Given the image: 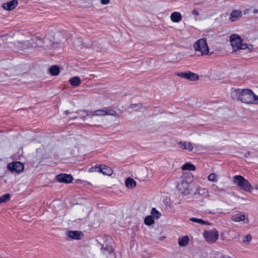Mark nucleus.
Returning a JSON list of instances; mask_svg holds the SVG:
<instances>
[{
  "mask_svg": "<svg viewBox=\"0 0 258 258\" xmlns=\"http://www.w3.org/2000/svg\"><path fill=\"white\" fill-rule=\"evenodd\" d=\"M191 13L193 15L195 16H198L199 15V12L196 10H192Z\"/></svg>",
  "mask_w": 258,
  "mask_h": 258,
  "instance_id": "nucleus-37",
  "label": "nucleus"
},
{
  "mask_svg": "<svg viewBox=\"0 0 258 258\" xmlns=\"http://www.w3.org/2000/svg\"><path fill=\"white\" fill-rule=\"evenodd\" d=\"M222 258H231V257L229 256L225 255V256H223L222 257Z\"/></svg>",
  "mask_w": 258,
  "mask_h": 258,
  "instance_id": "nucleus-42",
  "label": "nucleus"
},
{
  "mask_svg": "<svg viewBox=\"0 0 258 258\" xmlns=\"http://www.w3.org/2000/svg\"><path fill=\"white\" fill-rule=\"evenodd\" d=\"M253 13L254 14H257L258 13V10L257 9H254L253 11Z\"/></svg>",
  "mask_w": 258,
  "mask_h": 258,
  "instance_id": "nucleus-39",
  "label": "nucleus"
},
{
  "mask_svg": "<svg viewBox=\"0 0 258 258\" xmlns=\"http://www.w3.org/2000/svg\"><path fill=\"white\" fill-rule=\"evenodd\" d=\"M203 235L206 241L209 243L215 242L219 237L218 232L215 229L205 231Z\"/></svg>",
  "mask_w": 258,
  "mask_h": 258,
  "instance_id": "nucleus-7",
  "label": "nucleus"
},
{
  "mask_svg": "<svg viewBox=\"0 0 258 258\" xmlns=\"http://www.w3.org/2000/svg\"><path fill=\"white\" fill-rule=\"evenodd\" d=\"M231 96L234 100L240 101L246 104L254 103L255 95L249 89H234L232 90Z\"/></svg>",
  "mask_w": 258,
  "mask_h": 258,
  "instance_id": "nucleus-1",
  "label": "nucleus"
},
{
  "mask_svg": "<svg viewBox=\"0 0 258 258\" xmlns=\"http://www.w3.org/2000/svg\"><path fill=\"white\" fill-rule=\"evenodd\" d=\"M97 241L98 243L101 246L100 249H101V252L103 254H107V253H110L113 251V248L111 245H108V244H106L105 247L104 248H103L104 246V244L101 243V242L99 239H97Z\"/></svg>",
  "mask_w": 258,
  "mask_h": 258,
  "instance_id": "nucleus-13",
  "label": "nucleus"
},
{
  "mask_svg": "<svg viewBox=\"0 0 258 258\" xmlns=\"http://www.w3.org/2000/svg\"><path fill=\"white\" fill-rule=\"evenodd\" d=\"M180 76L183 78L188 79L190 81H195L199 79V76L194 73L189 72L188 73H182Z\"/></svg>",
  "mask_w": 258,
  "mask_h": 258,
  "instance_id": "nucleus-14",
  "label": "nucleus"
},
{
  "mask_svg": "<svg viewBox=\"0 0 258 258\" xmlns=\"http://www.w3.org/2000/svg\"><path fill=\"white\" fill-rule=\"evenodd\" d=\"M88 115H89L91 117L93 116H103L105 115L116 116V113L114 110L112 109L109 108H104L103 109H98L91 112L89 114H88Z\"/></svg>",
  "mask_w": 258,
  "mask_h": 258,
  "instance_id": "nucleus-6",
  "label": "nucleus"
},
{
  "mask_svg": "<svg viewBox=\"0 0 258 258\" xmlns=\"http://www.w3.org/2000/svg\"><path fill=\"white\" fill-rule=\"evenodd\" d=\"M56 178L59 182L70 183L73 180V177L70 174H60L56 176Z\"/></svg>",
  "mask_w": 258,
  "mask_h": 258,
  "instance_id": "nucleus-10",
  "label": "nucleus"
},
{
  "mask_svg": "<svg viewBox=\"0 0 258 258\" xmlns=\"http://www.w3.org/2000/svg\"><path fill=\"white\" fill-rule=\"evenodd\" d=\"M18 4V2L17 0H12L8 3L3 4L2 7L4 10L11 11L14 9Z\"/></svg>",
  "mask_w": 258,
  "mask_h": 258,
  "instance_id": "nucleus-12",
  "label": "nucleus"
},
{
  "mask_svg": "<svg viewBox=\"0 0 258 258\" xmlns=\"http://www.w3.org/2000/svg\"><path fill=\"white\" fill-rule=\"evenodd\" d=\"M8 168L12 172L20 173L24 169V165L20 162H12L8 164Z\"/></svg>",
  "mask_w": 258,
  "mask_h": 258,
  "instance_id": "nucleus-9",
  "label": "nucleus"
},
{
  "mask_svg": "<svg viewBox=\"0 0 258 258\" xmlns=\"http://www.w3.org/2000/svg\"><path fill=\"white\" fill-rule=\"evenodd\" d=\"M98 172L103 173L104 175L110 176L112 173L113 170L109 167L105 165H101V168H99V170Z\"/></svg>",
  "mask_w": 258,
  "mask_h": 258,
  "instance_id": "nucleus-18",
  "label": "nucleus"
},
{
  "mask_svg": "<svg viewBox=\"0 0 258 258\" xmlns=\"http://www.w3.org/2000/svg\"><path fill=\"white\" fill-rule=\"evenodd\" d=\"M233 182L237 186L245 191L251 192L253 189L249 182L241 175H235L233 177Z\"/></svg>",
  "mask_w": 258,
  "mask_h": 258,
  "instance_id": "nucleus-4",
  "label": "nucleus"
},
{
  "mask_svg": "<svg viewBox=\"0 0 258 258\" xmlns=\"http://www.w3.org/2000/svg\"><path fill=\"white\" fill-rule=\"evenodd\" d=\"M78 41H79V42H82L81 40H78Z\"/></svg>",
  "mask_w": 258,
  "mask_h": 258,
  "instance_id": "nucleus-43",
  "label": "nucleus"
},
{
  "mask_svg": "<svg viewBox=\"0 0 258 258\" xmlns=\"http://www.w3.org/2000/svg\"><path fill=\"white\" fill-rule=\"evenodd\" d=\"M231 219L236 222L243 221L245 219V215L241 212H238L233 214L231 216Z\"/></svg>",
  "mask_w": 258,
  "mask_h": 258,
  "instance_id": "nucleus-17",
  "label": "nucleus"
},
{
  "mask_svg": "<svg viewBox=\"0 0 258 258\" xmlns=\"http://www.w3.org/2000/svg\"><path fill=\"white\" fill-rule=\"evenodd\" d=\"M125 185L128 188H133L136 186V182L133 179L128 177L125 180Z\"/></svg>",
  "mask_w": 258,
  "mask_h": 258,
  "instance_id": "nucleus-22",
  "label": "nucleus"
},
{
  "mask_svg": "<svg viewBox=\"0 0 258 258\" xmlns=\"http://www.w3.org/2000/svg\"><path fill=\"white\" fill-rule=\"evenodd\" d=\"M230 43L234 51L238 53L244 52L249 53L251 51L253 47L252 45L242 43V40L240 37L237 34H232L230 37Z\"/></svg>",
  "mask_w": 258,
  "mask_h": 258,
  "instance_id": "nucleus-2",
  "label": "nucleus"
},
{
  "mask_svg": "<svg viewBox=\"0 0 258 258\" xmlns=\"http://www.w3.org/2000/svg\"><path fill=\"white\" fill-rule=\"evenodd\" d=\"M188 237L187 236H185L178 239V244L181 246H184L188 243Z\"/></svg>",
  "mask_w": 258,
  "mask_h": 258,
  "instance_id": "nucleus-24",
  "label": "nucleus"
},
{
  "mask_svg": "<svg viewBox=\"0 0 258 258\" xmlns=\"http://www.w3.org/2000/svg\"><path fill=\"white\" fill-rule=\"evenodd\" d=\"M144 222L147 225H151L154 223V218L152 216H148L145 218Z\"/></svg>",
  "mask_w": 258,
  "mask_h": 258,
  "instance_id": "nucleus-27",
  "label": "nucleus"
},
{
  "mask_svg": "<svg viewBox=\"0 0 258 258\" xmlns=\"http://www.w3.org/2000/svg\"><path fill=\"white\" fill-rule=\"evenodd\" d=\"M151 214L153 217H156L157 218H159L161 216V213L155 208H153L152 209Z\"/></svg>",
  "mask_w": 258,
  "mask_h": 258,
  "instance_id": "nucleus-30",
  "label": "nucleus"
},
{
  "mask_svg": "<svg viewBox=\"0 0 258 258\" xmlns=\"http://www.w3.org/2000/svg\"><path fill=\"white\" fill-rule=\"evenodd\" d=\"M10 199V195L9 194H5L0 197V201L2 203H5L9 201Z\"/></svg>",
  "mask_w": 258,
  "mask_h": 258,
  "instance_id": "nucleus-31",
  "label": "nucleus"
},
{
  "mask_svg": "<svg viewBox=\"0 0 258 258\" xmlns=\"http://www.w3.org/2000/svg\"><path fill=\"white\" fill-rule=\"evenodd\" d=\"M110 0H101V3L103 5H106L109 3Z\"/></svg>",
  "mask_w": 258,
  "mask_h": 258,
  "instance_id": "nucleus-36",
  "label": "nucleus"
},
{
  "mask_svg": "<svg viewBox=\"0 0 258 258\" xmlns=\"http://www.w3.org/2000/svg\"><path fill=\"white\" fill-rule=\"evenodd\" d=\"M217 175L214 173H212L210 174L208 176V179L212 182H216L218 180Z\"/></svg>",
  "mask_w": 258,
  "mask_h": 258,
  "instance_id": "nucleus-29",
  "label": "nucleus"
},
{
  "mask_svg": "<svg viewBox=\"0 0 258 258\" xmlns=\"http://www.w3.org/2000/svg\"><path fill=\"white\" fill-rule=\"evenodd\" d=\"M66 235L71 239H80L83 234L79 231H68L66 232Z\"/></svg>",
  "mask_w": 258,
  "mask_h": 258,
  "instance_id": "nucleus-16",
  "label": "nucleus"
},
{
  "mask_svg": "<svg viewBox=\"0 0 258 258\" xmlns=\"http://www.w3.org/2000/svg\"><path fill=\"white\" fill-rule=\"evenodd\" d=\"M178 145H179V147L182 149V150H187L189 152H190L193 149V146H192V145L191 143L190 142H180L179 143H178Z\"/></svg>",
  "mask_w": 258,
  "mask_h": 258,
  "instance_id": "nucleus-19",
  "label": "nucleus"
},
{
  "mask_svg": "<svg viewBox=\"0 0 258 258\" xmlns=\"http://www.w3.org/2000/svg\"><path fill=\"white\" fill-rule=\"evenodd\" d=\"M5 37H6L5 40H7V36H6Z\"/></svg>",
  "mask_w": 258,
  "mask_h": 258,
  "instance_id": "nucleus-44",
  "label": "nucleus"
},
{
  "mask_svg": "<svg viewBox=\"0 0 258 258\" xmlns=\"http://www.w3.org/2000/svg\"><path fill=\"white\" fill-rule=\"evenodd\" d=\"M69 82L72 86L77 87L80 85L81 81L79 77L76 76L71 78Z\"/></svg>",
  "mask_w": 258,
  "mask_h": 258,
  "instance_id": "nucleus-21",
  "label": "nucleus"
},
{
  "mask_svg": "<svg viewBox=\"0 0 258 258\" xmlns=\"http://www.w3.org/2000/svg\"><path fill=\"white\" fill-rule=\"evenodd\" d=\"M66 114H68L70 113L69 110H66L64 112Z\"/></svg>",
  "mask_w": 258,
  "mask_h": 258,
  "instance_id": "nucleus-40",
  "label": "nucleus"
},
{
  "mask_svg": "<svg viewBox=\"0 0 258 258\" xmlns=\"http://www.w3.org/2000/svg\"><path fill=\"white\" fill-rule=\"evenodd\" d=\"M49 72L52 75H58L59 73V68L56 66H53L49 69Z\"/></svg>",
  "mask_w": 258,
  "mask_h": 258,
  "instance_id": "nucleus-25",
  "label": "nucleus"
},
{
  "mask_svg": "<svg viewBox=\"0 0 258 258\" xmlns=\"http://www.w3.org/2000/svg\"><path fill=\"white\" fill-rule=\"evenodd\" d=\"M195 50L199 52L201 55H207L209 53V47L206 38H201L197 40L194 44Z\"/></svg>",
  "mask_w": 258,
  "mask_h": 258,
  "instance_id": "nucleus-5",
  "label": "nucleus"
},
{
  "mask_svg": "<svg viewBox=\"0 0 258 258\" xmlns=\"http://www.w3.org/2000/svg\"><path fill=\"white\" fill-rule=\"evenodd\" d=\"M81 254L83 258H94V253L89 247H84L82 250Z\"/></svg>",
  "mask_w": 258,
  "mask_h": 258,
  "instance_id": "nucleus-15",
  "label": "nucleus"
},
{
  "mask_svg": "<svg viewBox=\"0 0 258 258\" xmlns=\"http://www.w3.org/2000/svg\"><path fill=\"white\" fill-rule=\"evenodd\" d=\"M254 104H258V96L255 95V100L254 101Z\"/></svg>",
  "mask_w": 258,
  "mask_h": 258,
  "instance_id": "nucleus-38",
  "label": "nucleus"
},
{
  "mask_svg": "<svg viewBox=\"0 0 258 258\" xmlns=\"http://www.w3.org/2000/svg\"><path fill=\"white\" fill-rule=\"evenodd\" d=\"M189 184L184 177H181L179 179L176 187L178 191L182 194L186 195L188 193Z\"/></svg>",
  "mask_w": 258,
  "mask_h": 258,
  "instance_id": "nucleus-8",
  "label": "nucleus"
},
{
  "mask_svg": "<svg viewBox=\"0 0 258 258\" xmlns=\"http://www.w3.org/2000/svg\"><path fill=\"white\" fill-rule=\"evenodd\" d=\"M252 238L250 234L246 235L243 239L242 242L245 244H249L251 241Z\"/></svg>",
  "mask_w": 258,
  "mask_h": 258,
  "instance_id": "nucleus-32",
  "label": "nucleus"
},
{
  "mask_svg": "<svg viewBox=\"0 0 258 258\" xmlns=\"http://www.w3.org/2000/svg\"><path fill=\"white\" fill-rule=\"evenodd\" d=\"M206 189L205 188H202L200 187V186H198L197 188V190L195 192V194H199V195H204L205 194Z\"/></svg>",
  "mask_w": 258,
  "mask_h": 258,
  "instance_id": "nucleus-34",
  "label": "nucleus"
},
{
  "mask_svg": "<svg viewBox=\"0 0 258 258\" xmlns=\"http://www.w3.org/2000/svg\"><path fill=\"white\" fill-rule=\"evenodd\" d=\"M63 39V38L60 33H56L54 37V40L56 42V43H59L61 42L62 40Z\"/></svg>",
  "mask_w": 258,
  "mask_h": 258,
  "instance_id": "nucleus-28",
  "label": "nucleus"
},
{
  "mask_svg": "<svg viewBox=\"0 0 258 258\" xmlns=\"http://www.w3.org/2000/svg\"><path fill=\"white\" fill-rule=\"evenodd\" d=\"M141 107H142V104L141 103L132 104L130 106V108L135 109L141 108Z\"/></svg>",
  "mask_w": 258,
  "mask_h": 258,
  "instance_id": "nucleus-35",
  "label": "nucleus"
},
{
  "mask_svg": "<svg viewBox=\"0 0 258 258\" xmlns=\"http://www.w3.org/2000/svg\"><path fill=\"white\" fill-rule=\"evenodd\" d=\"M99 168H101V165L99 166L98 165H95L94 166L90 167L88 171L89 172H93L98 171V170H99Z\"/></svg>",
  "mask_w": 258,
  "mask_h": 258,
  "instance_id": "nucleus-33",
  "label": "nucleus"
},
{
  "mask_svg": "<svg viewBox=\"0 0 258 258\" xmlns=\"http://www.w3.org/2000/svg\"><path fill=\"white\" fill-rule=\"evenodd\" d=\"M43 40L37 37H34L31 40L23 42H18L17 46L24 52H29L33 48L42 46Z\"/></svg>",
  "mask_w": 258,
  "mask_h": 258,
  "instance_id": "nucleus-3",
  "label": "nucleus"
},
{
  "mask_svg": "<svg viewBox=\"0 0 258 258\" xmlns=\"http://www.w3.org/2000/svg\"><path fill=\"white\" fill-rule=\"evenodd\" d=\"M242 12L238 10H233L229 15V21L231 22L238 21L242 17Z\"/></svg>",
  "mask_w": 258,
  "mask_h": 258,
  "instance_id": "nucleus-11",
  "label": "nucleus"
},
{
  "mask_svg": "<svg viewBox=\"0 0 258 258\" xmlns=\"http://www.w3.org/2000/svg\"><path fill=\"white\" fill-rule=\"evenodd\" d=\"M254 188L255 189H258V183L255 185Z\"/></svg>",
  "mask_w": 258,
  "mask_h": 258,
  "instance_id": "nucleus-41",
  "label": "nucleus"
},
{
  "mask_svg": "<svg viewBox=\"0 0 258 258\" xmlns=\"http://www.w3.org/2000/svg\"><path fill=\"white\" fill-rule=\"evenodd\" d=\"M181 169L183 170L194 171L196 170V167L194 165L187 162L182 166Z\"/></svg>",
  "mask_w": 258,
  "mask_h": 258,
  "instance_id": "nucleus-23",
  "label": "nucleus"
},
{
  "mask_svg": "<svg viewBox=\"0 0 258 258\" xmlns=\"http://www.w3.org/2000/svg\"><path fill=\"white\" fill-rule=\"evenodd\" d=\"M189 220L193 222L199 223L201 225H208L209 224L208 222L205 221L202 219H198L197 218H191L189 219Z\"/></svg>",
  "mask_w": 258,
  "mask_h": 258,
  "instance_id": "nucleus-26",
  "label": "nucleus"
},
{
  "mask_svg": "<svg viewBox=\"0 0 258 258\" xmlns=\"http://www.w3.org/2000/svg\"><path fill=\"white\" fill-rule=\"evenodd\" d=\"M182 16L179 12H174L170 15L171 20L174 23H178L181 20Z\"/></svg>",
  "mask_w": 258,
  "mask_h": 258,
  "instance_id": "nucleus-20",
  "label": "nucleus"
}]
</instances>
